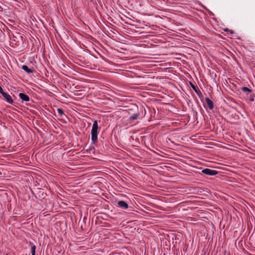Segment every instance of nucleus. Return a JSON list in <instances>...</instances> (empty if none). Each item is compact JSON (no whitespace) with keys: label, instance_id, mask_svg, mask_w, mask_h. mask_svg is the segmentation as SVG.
I'll return each mask as SVG.
<instances>
[{"label":"nucleus","instance_id":"nucleus-4","mask_svg":"<svg viewBox=\"0 0 255 255\" xmlns=\"http://www.w3.org/2000/svg\"><path fill=\"white\" fill-rule=\"evenodd\" d=\"M4 99L9 104H12L13 103V100L11 97L6 93H5L2 95Z\"/></svg>","mask_w":255,"mask_h":255},{"label":"nucleus","instance_id":"nucleus-3","mask_svg":"<svg viewBox=\"0 0 255 255\" xmlns=\"http://www.w3.org/2000/svg\"><path fill=\"white\" fill-rule=\"evenodd\" d=\"M117 204L119 207L124 209H127L128 208V203L124 201H119L117 202Z\"/></svg>","mask_w":255,"mask_h":255},{"label":"nucleus","instance_id":"nucleus-11","mask_svg":"<svg viewBox=\"0 0 255 255\" xmlns=\"http://www.w3.org/2000/svg\"><path fill=\"white\" fill-rule=\"evenodd\" d=\"M31 246V255H35L36 246L32 243H30Z\"/></svg>","mask_w":255,"mask_h":255},{"label":"nucleus","instance_id":"nucleus-10","mask_svg":"<svg viewBox=\"0 0 255 255\" xmlns=\"http://www.w3.org/2000/svg\"><path fill=\"white\" fill-rule=\"evenodd\" d=\"M241 89L244 92L247 93V94H250L252 92V90L247 87H242Z\"/></svg>","mask_w":255,"mask_h":255},{"label":"nucleus","instance_id":"nucleus-7","mask_svg":"<svg viewBox=\"0 0 255 255\" xmlns=\"http://www.w3.org/2000/svg\"><path fill=\"white\" fill-rule=\"evenodd\" d=\"M190 85H191V87L192 88V89L194 90V91H195V92L199 96H200V95H202V93L201 92H200V90L199 89V88L195 86L194 84H193L192 83H190Z\"/></svg>","mask_w":255,"mask_h":255},{"label":"nucleus","instance_id":"nucleus-14","mask_svg":"<svg viewBox=\"0 0 255 255\" xmlns=\"http://www.w3.org/2000/svg\"><path fill=\"white\" fill-rule=\"evenodd\" d=\"M5 92H4V91L3 90L2 88H1V87L0 86V93L1 94V95H3V94H4Z\"/></svg>","mask_w":255,"mask_h":255},{"label":"nucleus","instance_id":"nucleus-8","mask_svg":"<svg viewBox=\"0 0 255 255\" xmlns=\"http://www.w3.org/2000/svg\"><path fill=\"white\" fill-rule=\"evenodd\" d=\"M206 102L207 104V105L209 107V108L210 110H212L214 107V105L213 102L208 97L206 98L205 99Z\"/></svg>","mask_w":255,"mask_h":255},{"label":"nucleus","instance_id":"nucleus-13","mask_svg":"<svg viewBox=\"0 0 255 255\" xmlns=\"http://www.w3.org/2000/svg\"><path fill=\"white\" fill-rule=\"evenodd\" d=\"M249 100L250 101H252V102H253L254 101V96L252 94H251L249 98Z\"/></svg>","mask_w":255,"mask_h":255},{"label":"nucleus","instance_id":"nucleus-2","mask_svg":"<svg viewBox=\"0 0 255 255\" xmlns=\"http://www.w3.org/2000/svg\"><path fill=\"white\" fill-rule=\"evenodd\" d=\"M202 172L206 175L214 176L218 173V171L214 170H212L209 168H205L202 170Z\"/></svg>","mask_w":255,"mask_h":255},{"label":"nucleus","instance_id":"nucleus-12","mask_svg":"<svg viewBox=\"0 0 255 255\" xmlns=\"http://www.w3.org/2000/svg\"><path fill=\"white\" fill-rule=\"evenodd\" d=\"M57 112L61 117H62L63 115H64L63 111L62 109H57Z\"/></svg>","mask_w":255,"mask_h":255},{"label":"nucleus","instance_id":"nucleus-6","mask_svg":"<svg viewBox=\"0 0 255 255\" xmlns=\"http://www.w3.org/2000/svg\"><path fill=\"white\" fill-rule=\"evenodd\" d=\"M19 97L23 101L28 102L29 101V97L28 96L24 93H20L19 94Z\"/></svg>","mask_w":255,"mask_h":255},{"label":"nucleus","instance_id":"nucleus-5","mask_svg":"<svg viewBox=\"0 0 255 255\" xmlns=\"http://www.w3.org/2000/svg\"><path fill=\"white\" fill-rule=\"evenodd\" d=\"M139 116V115L138 114H134L131 116H130L128 119V122L129 123H132L134 121L137 119Z\"/></svg>","mask_w":255,"mask_h":255},{"label":"nucleus","instance_id":"nucleus-1","mask_svg":"<svg viewBox=\"0 0 255 255\" xmlns=\"http://www.w3.org/2000/svg\"><path fill=\"white\" fill-rule=\"evenodd\" d=\"M98 124L97 121H94L91 130V140L94 144H96L98 141Z\"/></svg>","mask_w":255,"mask_h":255},{"label":"nucleus","instance_id":"nucleus-9","mask_svg":"<svg viewBox=\"0 0 255 255\" xmlns=\"http://www.w3.org/2000/svg\"><path fill=\"white\" fill-rule=\"evenodd\" d=\"M22 69L28 73H31L34 71L33 69L29 68L26 65H23Z\"/></svg>","mask_w":255,"mask_h":255}]
</instances>
